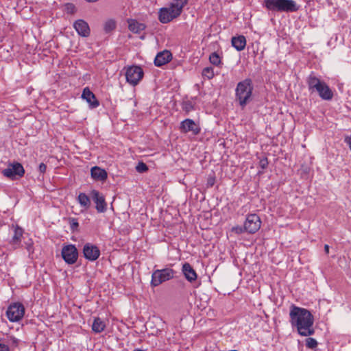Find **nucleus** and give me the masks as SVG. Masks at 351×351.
I'll return each mask as SVG.
<instances>
[{
  "label": "nucleus",
  "mask_w": 351,
  "mask_h": 351,
  "mask_svg": "<svg viewBox=\"0 0 351 351\" xmlns=\"http://www.w3.org/2000/svg\"><path fill=\"white\" fill-rule=\"evenodd\" d=\"M231 43L232 47H234L237 51H240L245 49L246 45V39L244 36L239 35L232 37Z\"/></svg>",
  "instance_id": "obj_22"
},
{
  "label": "nucleus",
  "mask_w": 351,
  "mask_h": 351,
  "mask_svg": "<svg viewBox=\"0 0 351 351\" xmlns=\"http://www.w3.org/2000/svg\"><path fill=\"white\" fill-rule=\"evenodd\" d=\"M91 177L98 181H105L108 178V173L105 169L95 166L90 169Z\"/></svg>",
  "instance_id": "obj_20"
},
{
  "label": "nucleus",
  "mask_w": 351,
  "mask_h": 351,
  "mask_svg": "<svg viewBox=\"0 0 351 351\" xmlns=\"http://www.w3.org/2000/svg\"><path fill=\"white\" fill-rule=\"evenodd\" d=\"M83 254L86 259L95 261L99 257L100 250L95 245L87 243L83 247Z\"/></svg>",
  "instance_id": "obj_13"
},
{
  "label": "nucleus",
  "mask_w": 351,
  "mask_h": 351,
  "mask_svg": "<svg viewBox=\"0 0 351 351\" xmlns=\"http://www.w3.org/2000/svg\"><path fill=\"white\" fill-rule=\"evenodd\" d=\"M90 197L96 204L95 208L99 213H105L107 210V203L104 196L97 190H92L90 193Z\"/></svg>",
  "instance_id": "obj_12"
},
{
  "label": "nucleus",
  "mask_w": 351,
  "mask_h": 351,
  "mask_svg": "<svg viewBox=\"0 0 351 351\" xmlns=\"http://www.w3.org/2000/svg\"><path fill=\"white\" fill-rule=\"evenodd\" d=\"M261 226V219L256 214L248 215L244 222V229L246 230V232L250 234L256 232L260 229Z\"/></svg>",
  "instance_id": "obj_9"
},
{
  "label": "nucleus",
  "mask_w": 351,
  "mask_h": 351,
  "mask_svg": "<svg viewBox=\"0 0 351 351\" xmlns=\"http://www.w3.org/2000/svg\"><path fill=\"white\" fill-rule=\"evenodd\" d=\"M232 231L235 232L236 234H240L245 232H246V230L244 229V225L242 226H237L232 228Z\"/></svg>",
  "instance_id": "obj_34"
},
{
  "label": "nucleus",
  "mask_w": 351,
  "mask_h": 351,
  "mask_svg": "<svg viewBox=\"0 0 351 351\" xmlns=\"http://www.w3.org/2000/svg\"><path fill=\"white\" fill-rule=\"evenodd\" d=\"M82 98L87 101L89 107L92 109L96 108L99 106V102L95 94L88 87L84 88Z\"/></svg>",
  "instance_id": "obj_14"
},
{
  "label": "nucleus",
  "mask_w": 351,
  "mask_h": 351,
  "mask_svg": "<svg viewBox=\"0 0 351 351\" xmlns=\"http://www.w3.org/2000/svg\"><path fill=\"white\" fill-rule=\"evenodd\" d=\"M182 270L184 277L189 282H193L196 280L197 275L189 263L183 264Z\"/></svg>",
  "instance_id": "obj_19"
},
{
  "label": "nucleus",
  "mask_w": 351,
  "mask_h": 351,
  "mask_svg": "<svg viewBox=\"0 0 351 351\" xmlns=\"http://www.w3.org/2000/svg\"><path fill=\"white\" fill-rule=\"evenodd\" d=\"M134 351H143V350H140V349H136V350H134Z\"/></svg>",
  "instance_id": "obj_43"
},
{
  "label": "nucleus",
  "mask_w": 351,
  "mask_h": 351,
  "mask_svg": "<svg viewBox=\"0 0 351 351\" xmlns=\"http://www.w3.org/2000/svg\"><path fill=\"white\" fill-rule=\"evenodd\" d=\"M324 251L326 254H328L329 253V245H324Z\"/></svg>",
  "instance_id": "obj_42"
},
{
  "label": "nucleus",
  "mask_w": 351,
  "mask_h": 351,
  "mask_svg": "<svg viewBox=\"0 0 351 351\" xmlns=\"http://www.w3.org/2000/svg\"><path fill=\"white\" fill-rule=\"evenodd\" d=\"M116 27V22L112 20V19H110V20H108L105 23H104V31L106 32V33H109L110 32H112V30H114Z\"/></svg>",
  "instance_id": "obj_28"
},
{
  "label": "nucleus",
  "mask_w": 351,
  "mask_h": 351,
  "mask_svg": "<svg viewBox=\"0 0 351 351\" xmlns=\"http://www.w3.org/2000/svg\"><path fill=\"white\" fill-rule=\"evenodd\" d=\"M182 108L184 112L189 113V112L194 109V106L191 101H185L182 103Z\"/></svg>",
  "instance_id": "obj_30"
},
{
  "label": "nucleus",
  "mask_w": 351,
  "mask_h": 351,
  "mask_svg": "<svg viewBox=\"0 0 351 351\" xmlns=\"http://www.w3.org/2000/svg\"><path fill=\"white\" fill-rule=\"evenodd\" d=\"M180 130L182 133L191 132L193 135H197L201 132V128L193 119H186L180 123Z\"/></svg>",
  "instance_id": "obj_11"
},
{
  "label": "nucleus",
  "mask_w": 351,
  "mask_h": 351,
  "mask_svg": "<svg viewBox=\"0 0 351 351\" xmlns=\"http://www.w3.org/2000/svg\"><path fill=\"white\" fill-rule=\"evenodd\" d=\"M210 62L217 66H219L221 64V59L219 54L216 52L210 53L209 56Z\"/></svg>",
  "instance_id": "obj_27"
},
{
  "label": "nucleus",
  "mask_w": 351,
  "mask_h": 351,
  "mask_svg": "<svg viewBox=\"0 0 351 351\" xmlns=\"http://www.w3.org/2000/svg\"><path fill=\"white\" fill-rule=\"evenodd\" d=\"M70 226L72 230H76L79 226V223L76 219L72 218L70 219Z\"/></svg>",
  "instance_id": "obj_35"
},
{
  "label": "nucleus",
  "mask_w": 351,
  "mask_h": 351,
  "mask_svg": "<svg viewBox=\"0 0 351 351\" xmlns=\"http://www.w3.org/2000/svg\"><path fill=\"white\" fill-rule=\"evenodd\" d=\"M125 78L128 83L136 86L144 75L142 68L139 66H130L125 69Z\"/></svg>",
  "instance_id": "obj_7"
},
{
  "label": "nucleus",
  "mask_w": 351,
  "mask_h": 351,
  "mask_svg": "<svg viewBox=\"0 0 351 351\" xmlns=\"http://www.w3.org/2000/svg\"><path fill=\"white\" fill-rule=\"evenodd\" d=\"M73 27L81 36L88 37L90 34L88 24L82 19L75 21L73 23Z\"/></svg>",
  "instance_id": "obj_15"
},
{
  "label": "nucleus",
  "mask_w": 351,
  "mask_h": 351,
  "mask_svg": "<svg viewBox=\"0 0 351 351\" xmlns=\"http://www.w3.org/2000/svg\"><path fill=\"white\" fill-rule=\"evenodd\" d=\"M20 340L14 336H9L7 338V343L12 347H17Z\"/></svg>",
  "instance_id": "obj_32"
},
{
  "label": "nucleus",
  "mask_w": 351,
  "mask_h": 351,
  "mask_svg": "<svg viewBox=\"0 0 351 351\" xmlns=\"http://www.w3.org/2000/svg\"><path fill=\"white\" fill-rule=\"evenodd\" d=\"M24 245L29 253V256L34 253V242L32 239H29L27 241H25Z\"/></svg>",
  "instance_id": "obj_31"
},
{
  "label": "nucleus",
  "mask_w": 351,
  "mask_h": 351,
  "mask_svg": "<svg viewBox=\"0 0 351 351\" xmlns=\"http://www.w3.org/2000/svg\"><path fill=\"white\" fill-rule=\"evenodd\" d=\"M306 84L310 93L317 92L322 100L330 101L334 97L333 91L323 80L318 78L313 72L306 78Z\"/></svg>",
  "instance_id": "obj_2"
},
{
  "label": "nucleus",
  "mask_w": 351,
  "mask_h": 351,
  "mask_svg": "<svg viewBox=\"0 0 351 351\" xmlns=\"http://www.w3.org/2000/svg\"><path fill=\"white\" fill-rule=\"evenodd\" d=\"M38 169L40 173H44L46 171L47 165L42 162L40 164Z\"/></svg>",
  "instance_id": "obj_38"
},
{
  "label": "nucleus",
  "mask_w": 351,
  "mask_h": 351,
  "mask_svg": "<svg viewBox=\"0 0 351 351\" xmlns=\"http://www.w3.org/2000/svg\"><path fill=\"white\" fill-rule=\"evenodd\" d=\"M253 84L250 78L239 82L235 88V100L244 108L252 99Z\"/></svg>",
  "instance_id": "obj_4"
},
{
  "label": "nucleus",
  "mask_w": 351,
  "mask_h": 351,
  "mask_svg": "<svg viewBox=\"0 0 351 351\" xmlns=\"http://www.w3.org/2000/svg\"><path fill=\"white\" fill-rule=\"evenodd\" d=\"M77 200L80 204V206L84 208L85 210H87L90 207V197L86 193H80V194L77 196Z\"/></svg>",
  "instance_id": "obj_24"
},
{
  "label": "nucleus",
  "mask_w": 351,
  "mask_h": 351,
  "mask_svg": "<svg viewBox=\"0 0 351 351\" xmlns=\"http://www.w3.org/2000/svg\"><path fill=\"white\" fill-rule=\"evenodd\" d=\"M280 1L281 0H264L263 6L268 10L280 12Z\"/></svg>",
  "instance_id": "obj_23"
},
{
  "label": "nucleus",
  "mask_w": 351,
  "mask_h": 351,
  "mask_svg": "<svg viewBox=\"0 0 351 351\" xmlns=\"http://www.w3.org/2000/svg\"><path fill=\"white\" fill-rule=\"evenodd\" d=\"M0 351H9L8 346L0 343Z\"/></svg>",
  "instance_id": "obj_40"
},
{
  "label": "nucleus",
  "mask_w": 351,
  "mask_h": 351,
  "mask_svg": "<svg viewBox=\"0 0 351 351\" xmlns=\"http://www.w3.org/2000/svg\"><path fill=\"white\" fill-rule=\"evenodd\" d=\"M61 254L63 260L69 265L75 263L78 258V251L73 244L63 246Z\"/></svg>",
  "instance_id": "obj_8"
},
{
  "label": "nucleus",
  "mask_w": 351,
  "mask_h": 351,
  "mask_svg": "<svg viewBox=\"0 0 351 351\" xmlns=\"http://www.w3.org/2000/svg\"><path fill=\"white\" fill-rule=\"evenodd\" d=\"M176 271L170 267L155 269L152 274L151 286L156 287L175 277Z\"/></svg>",
  "instance_id": "obj_5"
},
{
  "label": "nucleus",
  "mask_w": 351,
  "mask_h": 351,
  "mask_svg": "<svg viewBox=\"0 0 351 351\" xmlns=\"http://www.w3.org/2000/svg\"><path fill=\"white\" fill-rule=\"evenodd\" d=\"M2 173L4 176L14 180L17 176L19 178L23 177L25 173V170L21 163L14 162L10 164L6 169L2 171Z\"/></svg>",
  "instance_id": "obj_10"
},
{
  "label": "nucleus",
  "mask_w": 351,
  "mask_h": 351,
  "mask_svg": "<svg viewBox=\"0 0 351 351\" xmlns=\"http://www.w3.org/2000/svg\"><path fill=\"white\" fill-rule=\"evenodd\" d=\"M106 324L99 317H95L92 324V330L96 333H100L104 330Z\"/></svg>",
  "instance_id": "obj_25"
},
{
  "label": "nucleus",
  "mask_w": 351,
  "mask_h": 351,
  "mask_svg": "<svg viewBox=\"0 0 351 351\" xmlns=\"http://www.w3.org/2000/svg\"><path fill=\"white\" fill-rule=\"evenodd\" d=\"M344 142L348 145L350 149L351 150V136H346L345 137Z\"/></svg>",
  "instance_id": "obj_39"
},
{
  "label": "nucleus",
  "mask_w": 351,
  "mask_h": 351,
  "mask_svg": "<svg viewBox=\"0 0 351 351\" xmlns=\"http://www.w3.org/2000/svg\"><path fill=\"white\" fill-rule=\"evenodd\" d=\"M188 0H173L169 7H164L158 11V20L162 23H168L178 17Z\"/></svg>",
  "instance_id": "obj_3"
},
{
  "label": "nucleus",
  "mask_w": 351,
  "mask_h": 351,
  "mask_svg": "<svg viewBox=\"0 0 351 351\" xmlns=\"http://www.w3.org/2000/svg\"><path fill=\"white\" fill-rule=\"evenodd\" d=\"M289 317L291 326L296 328L300 335L308 337L314 335V317L308 309L293 304L291 306Z\"/></svg>",
  "instance_id": "obj_1"
},
{
  "label": "nucleus",
  "mask_w": 351,
  "mask_h": 351,
  "mask_svg": "<svg viewBox=\"0 0 351 351\" xmlns=\"http://www.w3.org/2000/svg\"><path fill=\"white\" fill-rule=\"evenodd\" d=\"M14 235L12 237L10 243L13 246L14 249L20 247L21 238L23 234V229L19 227L18 225L14 226Z\"/></svg>",
  "instance_id": "obj_18"
},
{
  "label": "nucleus",
  "mask_w": 351,
  "mask_h": 351,
  "mask_svg": "<svg viewBox=\"0 0 351 351\" xmlns=\"http://www.w3.org/2000/svg\"><path fill=\"white\" fill-rule=\"evenodd\" d=\"M25 307L21 302L10 304L6 311V316L10 322H17L24 316Z\"/></svg>",
  "instance_id": "obj_6"
},
{
  "label": "nucleus",
  "mask_w": 351,
  "mask_h": 351,
  "mask_svg": "<svg viewBox=\"0 0 351 351\" xmlns=\"http://www.w3.org/2000/svg\"><path fill=\"white\" fill-rule=\"evenodd\" d=\"M267 165H268V161H267V158H264L259 161V166L263 169H265V168H267Z\"/></svg>",
  "instance_id": "obj_36"
},
{
  "label": "nucleus",
  "mask_w": 351,
  "mask_h": 351,
  "mask_svg": "<svg viewBox=\"0 0 351 351\" xmlns=\"http://www.w3.org/2000/svg\"><path fill=\"white\" fill-rule=\"evenodd\" d=\"M66 9L68 13H73L75 10V7L72 3H67L66 5Z\"/></svg>",
  "instance_id": "obj_37"
},
{
  "label": "nucleus",
  "mask_w": 351,
  "mask_h": 351,
  "mask_svg": "<svg viewBox=\"0 0 351 351\" xmlns=\"http://www.w3.org/2000/svg\"><path fill=\"white\" fill-rule=\"evenodd\" d=\"M215 75L214 69L212 66L205 67L202 71V77L208 80L213 79Z\"/></svg>",
  "instance_id": "obj_26"
},
{
  "label": "nucleus",
  "mask_w": 351,
  "mask_h": 351,
  "mask_svg": "<svg viewBox=\"0 0 351 351\" xmlns=\"http://www.w3.org/2000/svg\"><path fill=\"white\" fill-rule=\"evenodd\" d=\"M141 39H144L145 38V36H142L140 37Z\"/></svg>",
  "instance_id": "obj_44"
},
{
  "label": "nucleus",
  "mask_w": 351,
  "mask_h": 351,
  "mask_svg": "<svg viewBox=\"0 0 351 351\" xmlns=\"http://www.w3.org/2000/svg\"><path fill=\"white\" fill-rule=\"evenodd\" d=\"M317 341L315 339L308 337L306 339V346L309 349H315L317 346Z\"/></svg>",
  "instance_id": "obj_29"
},
{
  "label": "nucleus",
  "mask_w": 351,
  "mask_h": 351,
  "mask_svg": "<svg viewBox=\"0 0 351 351\" xmlns=\"http://www.w3.org/2000/svg\"><path fill=\"white\" fill-rule=\"evenodd\" d=\"M172 59V54L168 50H164L161 52H159L155 59H154V64L156 66H162L168 62H169Z\"/></svg>",
  "instance_id": "obj_16"
},
{
  "label": "nucleus",
  "mask_w": 351,
  "mask_h": 351,
  "mask_svg": "<svg viewBox=\"0 0 351 351\" xmlns=\"http://www.w3.org/2000/svg\"><path fill=\"white\" fill-rule=\"evenodd\" d=\"M128 29L134 34H140L145 30L146 25L135 19H128Z\"/></svg>",
  "instance_id": "obj_21"
},
{
  "label": "nucleus",
  "mask_w": 351,
  "mask_h": 351,
  "mask_svg": "<svg viewBox=\"0 0 351 351\" xmlns=\"http://www.w3.org/2000/svg\"><path fill=\"white\" fill-rule=\"evenodd\" d=\"M300 9V5L294 0H281L280 12H294Z\"/></svg>",
  "instance_id": "obj_17"
},
{
  "label": "nucleus",
  "mask_w": 351,
  "mask_h": 351,
  "mask_svg": "<svg viewBox=\"0 0 351 351\" xmlns=\"http://www.w3.org/2000/svg\"><path fill=\"white\" fill-rule=\"evenodd\" d=\"M215 179L214 178H210L208 180L207 184L209 186H212L214 184Z\"/></svg>",
  "instance_id": "obj_41"
},
{
  "label": "nucleus",
  "mask_w": 351,
  "mask_h": 351,
  "mask_svg": "<svg viewBox=\"0 0 351 351\" xmlns=\"http://www.w3.org/2000/svg\"><path fill=\"white\" fill-rule=\"evenodd\" d=\"M136 170L138 173H144L148 170V167L146 164L143 162H140L136 165Z\"/></svg>",
  "instance_id": "obj_33"
}]
</instances>
